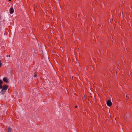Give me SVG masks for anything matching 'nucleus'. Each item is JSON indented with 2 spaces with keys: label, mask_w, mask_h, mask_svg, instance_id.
I'll list each match as a JSON object with an SVG mask.
<instances>
[{
  "label": "nucleus",
  "mask_w": 132,
  "mask_h": 132,
  "mask_svg": "<svg viewBox=\"0 0 132 132\" xmlns=\"http://www.w3.org/2000/svg\"><path fill=\"white\" fill-rule=\"evenodd\" d=\"M3 83V81L0 79V89H2L0 93L4 95L6 92L9 87V86L7 85H2Z\"/></svg>",
  "instance_id": "f257e3e1"
},
{
  "label": "nucleus",
  "mask_w": 132,
  "mask_h": 132,
  "mask_svg": "<svg viewBox=\"0 0 132 132\" xmlns=\"http://www.w3.org/2000/svg\"><path fill=\"white\" fill-rule=\"evenodd\" d=\"M106 104L108 106H110L112 105V103L111 101L109 100L107 102Z\"/></svg>",
  "instance_id": "f03ea898"
},
{
  "label": "nucleus",
  "mask_w": 132,
  "mask_h": 132,
  "mask_svg": "<svg viewBox=\"0 0 132 132\" xmlns=\"http://www.w3.org/2000/svg\"><path fill=\"white\" fill-rule=\"evenodd\" d=\"M3 81L5 83H8L9 82L8 79L6 77H4L3 78Z\"/></svg>",
  "instance_id": "7ed1b4c3"
},
{
  "label": "nucleus",
  "mask_w": 132,
  "mask_h": 132,
  "mask_svg": "<svg viewBox=\"0 0 132 132\" xmlns=\"http://www.w3.org/2000/svg\"><path fill=\"white\" fill-rule=\"evenodd\" d=\"M14 12V10L13 8L11 7L10 9V14H13Z\"/></svg>",
  "instance_id": "20e7f679"
},
{
  "label": "nucleus",
  "mask_w": 132,
  "mask_h": 132,
  "mask_svg": "<svg viewBox=\"0 0 132 132\" xmlns=\"http://www.w3.org/2000/svg\"><path fill=\"white\" fill-rule=\"evenodd\" d=\"M62 69L64 73H65V72L66 71V69L65 67L64 66H62Z\"/></svg>",
  "instance_id": "39448f33"
},
{
  "label": "nucleus",
  "mask_w": 132,
  "mask_h": 132,
  "mask_svg": "<svg viewBox=\"0 0 132 132\" xmlns=\"http://www.w3.org/2000/svg\"><path fill=\"white\" fill-rule=\"evenodd\" d=\"M12 130V128L10 127H9L7 128V131L8 132H11Z\"/></svg>",
  "instance_id": "423d86ee"
},
{
  "label": "nucleus",
  "mask_w": 132,
  "mask_h": 132,
  "mask_svg": "<svg viewBox=\"0 0 132 132\" xmlns=\"http://www.w3.org/2000/svg\"><path fill=\"white\" fill-rule=\"evenodd\" d=\"M34 77H37V72H35L34 73Z\"/></svg>",
  "instance_id": "0eeeda50"
},
{
  "label": "nucleus",
  "mask_w": 132,
  "mask_h": 132,
  "mask_svg": "<svg viewBox=\"0 0 132 132\" xmlns=\"http://www.w3.org/2000/svg\"><path fill=\"white\" fill-rule=\"evenodd\" d=\"M2 63L1 62V60H0V68L2 66Z\"/></svg>",
  "instance_id": "6e6552de"
},
{
  "label": "nucleus",
  "mask_w": 132,
  "mask_h": 132,
  "mask_svg": "<svg viewBox=\"0 0 132 132\" xmlns=\"http://www.w3.org/2000/svg\"><path fill=\"white\" fill-rule=\"evenodd\" d=\"M7 57H10V55H7L6 56Z\"/></svg>",
  "instance_id": "1a4fd4ad"
},
{
  "label": "nucleus",
  "mask_w": 132,
  "mask_h": 132,
  "mask_svg": "<svg viewBox=\"0 0 132 132\" xmlns=\"http://www.w3.org/2000/svg\"><path fill=\"white\" fill-rule=\"evenodd\" d=\"M77 107H78V106L77 105H76L75 106V108H76Z\"/></svg>",
  "instance_id": "9d476101"
},
{
  "label": "nucleus",
  "mask_w": 132,
  "mask_h": 132,
  "mask_svg": "<svg viewBox=\"0 0 132 132\" xmlns=\"http://www.w3.org/2000/svg\"><path fill=\"white\" fill-rule=\"evenodd\" d=\"M11 0H8V1L9 2H10L11 1Z\"/></svg>",
  "instance_id": "9b49d317"
},
{
  "label": "nucleus",
  "mask_w": 132,
  "mask_h": 132,
  "mask_svg": "<svg viewBox=\"0 0 132 132\" xmlns=\"http://www.w3.org/2000/svg\"><path fill=\"white\" fill-rule=\"evenodd\" d=\"M1 19V15H0V20Z\"/></svg>",
  "instance_id": "f8f14e48"
}]
</instances>
